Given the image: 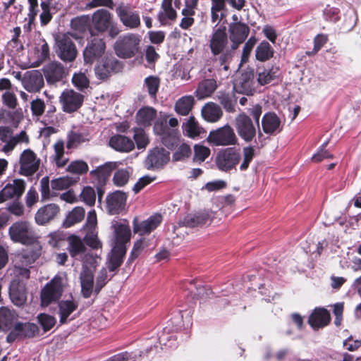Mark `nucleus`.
<instances>
[{
    "mask_svg": "<svg viewBox=\"0 0 361 361\" xmlns=\"http://www.w3.org/2000/svg\"><path fill=\"white\" fill-rule=\"evenodd\" d=\"M89 171V166L83 160H75L71 162L67 168V171L76 175H84Z\"/></svg>",
    "mask_w": 361,
    "mask_h": 361,
    "instance_id": "nucleus-52",
    "label": "nucleus"
},
{
    "mask_svg": "<svg viewBox=\"0 0 361 361\" xmlns=\"http://www.w3.org/2000/svg\"><path fill=\"white\" fill-rule=\"evenodd\" d=\"M170 160V152L164 147H155L149 150L145 159L148 170L161 169Z\"/></svg>",
    "mask_w": 361,
    "mask_h": 361,
    "instance_id": "nucleus-14",
    "label": "nucleus"
},
{
    "mask_svg": "<svg viewBox=\"0 0 361 361\" xmlns=\"http://www.w3.org/2000/svg\"><path fill=\"white\" fill-rule=\"evenodd\" d=\"M126 254V248L114 247L108 263V269L110 271H115L123 264V258Z\"/></svg>",
    "mask_w": 361,
    "mask_h": 361,
    "instance_id": "nucleus-40",
    "label": "nucleus"
},
{
    "mask_svg": "<svg viewBox=\"0 0 361 361\" xmlns=\"http://www.w3.org/2000/svg\"><path fill=\"white\" fill-rule=\"evenodd\" d=\"M235 126L238 135L245 141H248V116L240 114L235 121Z\"/></svg>",
    "mask_w": 361,
    "mask_h": 361,
    "instance_id": "nucleus-46",
    "label": "nucleus"
},
{
    "mask_svg": "<svg viewBox=\"0 0 361 361\" xmlns=\"http://www.w3.org/2000/svg\"><path fill=\"white\" fill-rule=\"evenodd\" d=\"M162 216L159 214L150 216L146 220L140 221L137 217L133 221V231L140 235L149 234L155 230L161 223Z\"/></svg>",
    "mask_w": 361,
    "mask_h": 361,
    "instance_id": "nucleus-17",
    "label": "nucleus"
},
{
    "mask_svg": "<svg viewBox=\"0 0 361 361\" xmlns=\"http://www.w3.org/2000/svg\"><path fill=\"white\" fill-rule=\"evenodd\" d=\"M63 292L62 279L55 277L47 283L40 293L41 305L48 307L53 302L58 301Z\"/></svg>",
    "mask_w": 361,
    "mask_h": 361,
    "instance_id": "nucleus-11",
    "label": "nucleus"
},
{
    "mask_svg": "<svg viewBox=\"0 0 361 361\" xmlns=\"http://www.w3.org/2000/svg\"><path fill=\"white\" fill-rule=\"evenodd\" d=\"M15 312L6 307L0 309V329L4 331L11 330L15 324Z\"/></svg>",
    "mask_w": 361,
    "mask_h": 361,
    "instance_id": "nucleus-42",
    "label": "nucleus"
},
{
    "mask_svg": "<svg viewBox=\"0 0 361 361\" xmlns=\"http://www.w3.org/2000/svg\"><path fill=\"white\" fill-rule=\"evenodd\" d=\"M85 216V209L80 207H75L71 212H70L66 216V219L63 221V227L67 228L72 226L80 222Z\"/></svg>",
    "mask_w": 361,
    "mask_h": 361,
    "instance_id": "nucleus-45",
    "label": "nucleus"
},
{
    "mask_svg": "<svg viewBox=\"0 0 361 361\" xmlns=\"http://www.w3.org/2000/svg\"><path fill=\"white\" fill-rule=\"evenodd\" d=\"M82 201L89 206H93L95 204L96 194L93 188L86 186L82 189L80 194Z\"/></svg>",
    "mask_w": 361,
    "mask_h": 361,
    "instance_id": "nucleus-63",
    "label": "nucleus"
},
{
    "mask_svg": "<svg viewBox=\"0 0 361 361\" xmlns=\"http://www.w3.org/2000/svg\"><path fill=\"white\" fill-rule=\"evenodd\" d=\"M184 130L186 132V135L192 138L199 136L200 134L199 124L194 116H190L188 118Z\"/></svg>",
    "mask_w": 361,
    "mask_h": 361,
    "instance_id": "nucleus-58",
    "label": "nucleus"
},
{
    "mask_svg": "<svg viewBox=\"0 0 361 361\" xmlns=\"http://www.w3.org/2000/svg\"><path fill=\"white\" fill-rule=\"evenodd\" d=\"M192 154V148L190 145L186 142H179L178 146L173 149L172 161L185 162L191 157Z\"/></svg>",
    "mask_w": 361,
    "mask_h": 361,
    "instance_id": "nucleus-39",
    "label": "nucleus"
},
{
    "mask_svg": "<svg viewBox=\"0 0 361 361\" xmlns=\"http://www.w3.org/2000/svg\"><path fill=\"white\" fill-rule=\"evenodd\" d=\"M8 235L13 242L25 245H32L37 240L35 232L27 221L13 223L8 229Z\"/></svg>",
    "mask_w": 361,
    "mask_h": 361,
    "instance_id": "nucleus-4",
    "label": "nucleus"
},
{
    "mask_svg": "<svg viewBox=\"0 0 361 361\" xmlns=\"http://www.w3.org/2000/svg\"><path fill=\"white\" fill-rule=\"evenodd\" d=\"M67 250L71 257L75 258L86 252V247L81 238L75 234L69 235Z\"/></svg>",
    "mask_w": 361,
    "mask_h": 361,
    "instance_id": "nucleus-35",
    "label": "nucleus"
},
{
    "mask_svg": "<svg viewBox=\"0 0 361 361\" xmlns=\"http://www.w3.org/2000/svg\"><path fill=\"white\" fill-rule=\"evenodd\" d=\"M44 78L49 85H54L66 78V71L59 62H50L42 68Z\"/></svg>",
    "mask_w": 361,
    "mask_h": 361,
    "instance_id": "nucleus-20",
    "label": "nucleus"
},
{
    "mask_svg": "<svg viewBox=\"0 0 361 361\" xmlns=\"http://www.w3.org/2000/svg\"><path fill=\"white\" fill-rule=\"evenodd\" d=\"M55 156L54 160L59 168L63 167L68 159L64 158V143L63 141H58L54 145Z\"/></svg>",
    "mask_w": 361,
    "mask_h": 361,
    "instance_id": "nucleus-51",
    "label": "nucleus"
},
{
    "mask_svg": "<svg viewBox=\"0 0 361 361\" xmlns=\"http://www.w3.org/2000/svg\"><path fill=\"white\" fill-rule=\"evenodd\" d=\"M133 132V139L136 143L137 149H141L145 148L149 144V140L145 130L142 128H134Z\"/></svg>",
    "mask_w": 361,
    "mask_h": 361,
    "instance_id": "nucleus-57",
    "label": "nucleus"
},
{
    "mask_svg": "<svg viewBox=\"0 0 361 361\" xmlns=\"http://www.w3.org/2000/svg\"><path fill=\"white\" fill-rule=\"evenodd\" d=\"M330 321V313L324 307L314 308L308 318V324L315 330L326 326Z\"/></svg>",
    "mask_w": 361,
    "mask_h": 361,
    "instance_id": "nucleus-25",
    "label": "nucleus"
},
{
    "mask_svg": "<svg viewBox=\"0 0 361 361\" xmlns=\"http://www.w3.org/2000/svg\"><path fill=\"white\" fill-rule=\"evenodd\" d=\"M223 114L221 106L214 102H208L202 109L203 118L209 123L217 122L222 118Z\"/></svg>",
    "mask_w": 361,
    "mask_h": 361,
    "instance_id": "nucleus-33",
    "label": "nucleus"
},
{
    "mask_svg": "<svg viewBox=\"0 0 361 361\" xmlns=\"http://www.w3.org/2000/svg\"><path fill=\"white\" fill-rule=\"evenodd\" d=\"M9 295L15 305L18 307L24 305L27 300L25 283L20 280H13L9 286Z\"/></svg>",
    "mask_w": 361,
    "mask_h": 361,
    "instance_id": "nucleus-23",
    "label": "nucleus"
},
{
    "mask_svg": "<svg viewBox=\"0 0 361 361\" xmlns=\"http://www.w3.org/2000/svg\"><path fill=\"white\" fill-rule=\"evenodd\" d=\"M25 182L23 179H15L13 183L6 184L0 191V203L9 199H19L25 190Z\"/></svg>",
    "mask_w": 361,
    "mask_h": 361,
    "instance_id": "nucleus-18",
    "label": "nucleus"
},
{
    "mask_svg": "<svg viewBox=\"0 0 361 361\" xmlns=\"http://www.w3.org/2000/svg\"><path fill=\"white\" fill-rule=\"evenodd\" d=\"M216 99L226 111L229 113L235 111V106L237 98L233 93L219 91L216 96Z\"/></svg>",
    "mask_w": 361,
    "mask_h": 361,
    "instance_id": "nucleus-38",
    "label": "nucleus"
},
{
    "mask_svg": "<svg viewBox=\"0 0 361 361\" xmlns=\"http://www.w3.org/2000/svg\"><path fill=\"white\" fill-rule=\"evenodd\" d=\"M51 1L52 0H43L40 3L42 13L39 15V20L42 26L48 25L53 18L51 6Z\"/></svg>",
    "mask_w": 361,
    "mask_h": 361,
    "instance_id": "nucleus-50",
    "label": "nucleus"
},
{
    "mask_svg": "<svg viewBox=\"0 0 361 361\" xmlns=\"http://www.w3.org/2000/svg\"><path fill=\"white\" fill-rule=\"evenodd\" d=\"M207 140L213 146L235 145L238 143V137L234 130L228 124L212 130Z\"/></svg>",
    "mask_w": 361,
    "mask_h": 361,
    "instance_id": "nucleus-9",
    "label": "nucleus"
},
{
    "mask_svg": "<svg viewBox=\"0 0 361 361\" xmlns=\"http://www.w3.org/2000/svg\"><path fill=\"white\" fill-rule=\"evenodd\" d=\"M140 37L134 33H128L120 37L114 43V50L121 59H130L139 51Z\"/></svg>",
    "mask_w": 361,
    "mask_h": 361,
    "instance_id": "nucleus-5",
    "label": "nucleus"
},
{
    "mask_svg": "<svg viewBox=\"0 0 361 361\" xmlns=\"http://www.w3.org/2000/svg\"><path fill=\"white\" fill-rule=\"evenodd\" d=\"M281 119L274 112L266 113L262 119L263 131L266 134L274 135L282 130Z\"/></svg>",
    "mask_w": 361,
    "mask_h": 361,
    "instance_id": "nucleus-28",
    "label": "nucleus"
},
{
    "mask_svg": "<svg viewBox=\"0 0 361 361\" xmlns=\"http://www.w3.org/2000/svg\"><path fill=\"white\" fill-rule=\"evenodd\" d=\"M232 49H236L248 35V26L241 22H233L228 26Z\"/></svg>",
    "mask_w": 361,
    "mask_h": 361,
    "instance_id": "nucleus-21",
    "label": "nucleus"
},
{
    "mask_svg": "<svg viewBox=\"0 0 361 361\" xmlns=\"http://www.w3.org/2000/svg\"><path fill=\"white\" fill-rule=\"evenodd\" d=\"M106 42L99 36H90L83 51V59L86 64H93L102 57L106 51Z\"/></svg>",
    "mask_w": 361,
    "mask_h": 361,
    "instance_id": "nucleus-10",
    "label": "nucleus"
},
{
    "mask_svg": "<svg viewBox=\"0 0 361 361\" xmlns=\"http://www.w3.org/2000/svg\"><path fill=\"white\" fill-rule=\"evenodd\" d=\"M279 68L272 66L271 68L264 70L262 72L258 73L257 81L261 85L269 84L279 77Z\"/></svg>",
    "mask_w": 361,
    "mask_h": 361,
    "instance_id": "nucleus-49",
    "label": "nucleus"
},
{
    "mask_svg": "<svg viewBox=\"0 0 361 361\" xmlns=\"http://www.w3.org/2000/svg\"><path fill=\"white\" fill-rule=\"evenodd\" d=\"M40 163V159L32 149H25L20 156L18 173L27 177L32 176L39 170Z\"/></svg>",
    "mask_w": 361,
    "mask_h": 361,
    "instance_id": "nucleus-12",
    "label": "nucleus"
},
{
    "mask_svg": "<svg viewBox=\"0 0 361 361\" xmlns=\"http://www.w3.org/2000/svg\"><path fill=\"white\" fill-rule=\"evenodd\" d=\"M157 116V110L152 106H143L140 108L136 113L135 118L137 123L144 127H149L152 126L153 121Z\"/></svg>",
    "mask_w": 361,
    "mask_h": 361,
    "instance_id": "nucleus-34",
    "label": "nucleus"
},
{
    "mask_svg": "<svg viewBox=\"0 0 361 361\" xmlns=\"http://www.w3.org/2000/svg\"><path fill=\"white\" fill-rule=\"evenodd\" d=\"M274 50L271 44L264 40L256 48L255 57L259 61H267L274 56Z\"/></svg>",
    "mask_w": 361,
    "mask_h": 361,
    "instance_id": "nucleus-43",
    "label": "nucleus"
},
{
    "mask_svg": "<svg viewBox=\"0 0 361 361\" xmlns=\"http://www.w3.org/2000/svg\"><path fill=\"white\" fill-rule=\"evenodd\" d=\"M153 131L159 137L161 142L170 150H173L180 142L179 132L168 126L166 117L159 118L154 121Z\"/></svg>",
    "mask_w": 361,
    "mask_h": 361,
    "instance_id": "nucleus-3",
    "label": "nucleus"
},
{
    "mask_svg": "<svg viewBox=\"0 0 361 361\" xmlns=\"http://www.w3.org/2000/svg\"><path fill=\"white\" fill-rule=\"evenodd\" d=\"M212 221V218L208 212H199L185 216L183 219V225L190 228L201 227L209 225Z\"/></svg>",
    "mask_w": 361,
    "mask_h": 361,
    "instance_id": "nucleus-32",
    "label": "nucleus"
},
{
    "mask_svg": "<svg viewBox=\"0 0 361 361\" xmlns=\"http://www.w3.org/2000/svg\"><path fill=\"white\" fill-rule=\"evenodd\" d=\"M240 160V147H227L218 152L215 158V164L219 171L229 172L236 167Z\"/></svg>",
    "mask_w": 361,
    "mask_h": 361,
    "instance_id": "nucleus-6",
    "label": "nucleus"
},
{
    "mask_svg": "<svg viewBox=\"0 0 361 361\" xmlns=\"http://www.w3.org/2000/svg\"><path fill=\"white\" fill-rule=\"evenodd\" d=\"M210 154V149L203 145H195L194 146V161H204Z\"/></svg>",
    "mask_w": 361,
    "mask_h": 361,
    "instance_id": "nucleus-64",
    "label": "nucleus"
},
{
    "mask_svg": "<svg viewBox=\"0 0 361 361\" xmlns=\"http://www.w3.org/2000/svg\"><path fill=\"white\" fill-rule=\"evenodd\" d=\"M111 279V278H109L106 269L102 268L96 278L94 293L97 295Z\"/></svg>",
    "mask_w": 361,
    "mask_h": 361,
    "instance_id": "nucleus-56",
    "label": "nucleus"
},
{
    "mask_svg": "<svg viewBox=\"0 0 361 361\" xmlns=\"http://www.w3.org/2000/svg\"><path fill=\"white\" fill-rule=\"evenodd\" d=\"M73 183L72 178L63 176L51 180V187L52 190H63L68 188Z\"/></svg>",
    "mask_w": 361,
    "mask_h": 361,
    "instance_id": "nucleus-55",
    "label": "nucleus"
},
{
    "mask_svg": "<svg viewBox=\"0 0 361 361\" xmlns=\"http://www.w3.org/2000/svg\"><path fill=\"white\" fill-rule=\"evenodd\" d=\"M116 13L121 23L129 29H137L141 25L140 16L137 11L130 10L128 5L120 4Z\"/></svg>",
    "mask_w": 361,
    "mask_h": 361,
    "instance_id": "nucleus-15",
    "label": "nucleus"
},
{
    "mask_svg": "<svg viewBox=\"0 0 361 361\" xmlns=\"http://www.w3.org/2000/svg\"><path fill=\"white\" fill-rule=\"evenodd\" d=\"M79 306V302L71 294L68 299L61 300L58 302L59 322L61 324H66L68 317Z\"/></svg>",
    "mask_w": 361,
    "mask_h": 361,
    "instance_id": "nucleus-27",
    "label": "nucleus"
},
{
    "mask_svg": "<svg viewBox=\"0 0 361 361\" xmlns=\"http://www.w3.org/2000/svg\"><path fill=\"white\" fill-rule=\"evenodd\" d=\"M60 207L55 203L47 204L40 207L35 214V221L38 225H45L54 220L60 213Z\"/></svg>",
    "mask_w": 361,
    "mask_h": 361,
    "instance_id": "nucleus-22",
    "label": "nucleus"
},
{
    "mask_svg": "<svg viewBox=\"0 0 361 361\" xmlns=\"http://www.w3.org/2000/svg\"><path fill=\"white\" fill-rule=\"evenodd\" d=\"M90 21V36L107 33V37L114 39L121 32L119 25L114 20L112 13L105 8L94 11L91 16Z\"/></svg>",
    "mask_w": 361,
    "mask_h": 361,
    "instance_id": "nucleus-1",
    "label": "nucleus"
},
{
    "mask_svg": "<svg viewBox=\"0 0 361 361\" xmlns=\"http://www.w3.org/2000/svg\"><path fill=\"white\" fill-rule=\"evenodd\" d=\"M161 80L156 75H149L145 78L144 85L152 99H156L160 87Z\"/></svg>",
    "mask_w": 361,
    "mask_h": 361,
    "instance_id": "nucleus-48",
    "label": "nucleus"
},
{
    "mask_svg": "<svg viewBox=\"0 0 361 361\" xmlns=\"http://www.w3.org/2000/svg\"><path fill=\"white\" fill-rule=\"evenodd\" d=\"M328 37L324 34H318L314 38V48L312 51H307L305 54L308 56H314L326 44Z\"/></svg>",
    "mask_w": 361,
    "mask_h": 361,
    "instance_id": "nucleus-59",
    "label": "nucleus"
},
{
    "mask_svg": "<svg viewBox=\"0 0 361 361\" xmlns=\"http://www.w3.org/2000/svg\"><path fill=\"white\" fill-rule=\"evenodd\" d=\"M115 233V245L114 247L126 248V244L130 240V229L128 224L116 221L112 224Z\"/></svg>",
    "mask_w": 361,
    "mask_h": 361,
    "instance_id": "nucleus-29",
    "label": "nucleus"
},
{
    "mask_svg": "<svg viewBox=\"0 0 361 361\" xmlns=\"http://www.w3.org/2000/svg\"><path fill=\"white\" fill-rule=\"evenodd\" d=\"M94 271L87 266H83L80 274L82 296L87 299L94 293Z\"/></svg>",
    "mask_w": 361,
    "mask_h": 361,
    "instance_id": "nucleus-24",
    "label": "nucleus"
},
{
    "mask_svg": "<svg viewBox=\"0 0 361 361\" xmlns=\"http://www.w3.org/2000/svg\"><path fill=\"white\" fill-rule=\"evenodd\" d=\"M24 88L29 92H37L44 87V78L38 70L27 72L23 80Z\"/></svg>",
    "mask_w": 361,
    "mask_h": 361,
    "instance_id": "nucleus-26",
    "label": "nucleus"
},
{
    "mask_svg": "<svg viewBox=\"0 0 361 361\" xmlns=\"http://www.w3.org/2000/svg\"><path fill=\"white\" fill-rule=\"evenodd\" d=\"M115 168L116 164L114 163L106 162L91 171L90 172V176L94 181L97 182V183L106 185Z\"/></svg>",
    "mask_w": 361,
    "mask_h": 361,
    "instance_id": "nucleus-31",
    "label": "nucleus"
},
{
    "mask_svg": "<svg viewBox=\"0 0 361 361\" xmlns=\"http://www.w3.org/2000/svg\"><path fill=\"white\" fill-rule=\"evenodd\" d=\"M216 88L217 85L215 80L204 79L199 83L195 93L199 99H202L210 97Z\"/></svg>",
    "mask_w": 361,
    "mask_h": 361,
    "instance_id": "nucleus-36",
    "label": "nucleus"
},
{
    "mask_svg": "<svg viewBox=\"0 0 361 361\" xmlns=\"http://www.w3.org/2000/svg\"><path fill=\"white\" fill-rule=\"evenodd\" d=\"M233 90L240 94L248 95V75L243 74L242 78L235 80Z\"/></svg>",
    "mask_w": 361,
    "mask_h": 361,
    "instance_id": "nucleus-61",
    "label": "nucleus"
},
{
    "mask_svg": "<svg viewBox=\"0 0 361 361\" xmlns=\"http://www.w3.org/2000/svg\"><path fill=\"white\" fill-rule=\"evenodd\" d=\"M72 82L74 86L80 91L87 88L90 85L89 79L82 73H75L73 76Z\"/></svg>",
    "mask_w": 361,
    "mask_h": 361,
    "instance_id": "nucleus-62",
    "label": "nucleus"
},
{
    "mask_svg": "<svg viewBox=\"0 0 361 361\" xmlns=\"http://www.w3.org/2000/svg\"><path fill=\"white\" fill-rule=\"evenodd\" d=\"M90 18L88 15L77 16L71 20V28L80 34H84L87 31L90 32Z\"/></svg>",
    "mask_w": 361,
    "mask_h": 361,
    "instance_id": "nucleus-44",
    "label": "nucleus"
},
{
    "mask_svg": "<svg viewBox=\"0 0 361 361\" xmlns=\"http://www.w3.org/2000/svg\"><path fill=\"white\" fill-rule=\"evenodd\" d=\"M28 13H27V27L30 29L31 25L35 23L36 17L39 13L38 0H27Z\"/></svg>",
    "mask_w": 361,
    "mask_h": 361,
    "instance_id": "nucleus-60",
    "label": "nucleus"
},
{
    "mask_svg": "<svg viewBox=\"0 0 361 361\" xmlns=\"http://www.w3.org/2000/svg\"><path fill=\"white\" fill-rule=\"evenodd\" d=\"M228 35L226 26H220L214 29L209 40V48L216 61H219L224 69L227 71L228 63L232 59V52L228 48Z\"/></svg>",
    "mask_w": 361,
    "mask_h": 361,
    "instance_id": "nucleus-2",
    "label": "nucleus"
},
{
    "mask_svg": "<svg viewBox=\"0 0 361 361\" xmlns=\"http://www.w3.org/2000/svg\"><path fill=\"white\" fill-rule=\"evenodd\" d=\"M37 319L44 332L50 331L56 323V319L54 316L46 313L39 314Z\"/></svg>",
    "mask_w": 361,
    "mask_h": 361,
    "instance_id": "nucleus-53",
    "label": "nucleus"
},
{
    "mask_svg": "<svg viewBox=\"0 0 361 361\" xmlns=\"http://www.w3.org/2000/svg\"><path fill=\"white\" fill-rule=\"evenodd\" d=\"M84 97L83 94L73 90H65L60 97L63 111L71 114L78 111L83 104Z\"/></svg>",
    "mask_w": 361,
    "mask_h": 361,
    "instance_id": "nucleus-16",
    "label": "nucleus"
},
{
    "mask_svg": "<svg viewBox=\"0 0 361 361\" xmlns=\"http://www.w3.org/2000/svg\"><path fill=\"white\" fill-rule=\"evenodd\" d=\"M69 235L63 231H56L51 233L49 235L48 243L54 248L60 249L66 242H68Z\"/></svg>",
    "mask_w": 361,
    "mask_h": 361,
    "instance_id": "nucleus-47",
    "label": "nucleus"
},
{
    "mask_svg": "<svg viewBox=\"0 0 361 361\" xmlns=\"http://www.w3.org/2000/svg\"><path fill=\"white\" fill-rule=\"evenodd\" d=\"M109 145L119 152H130L135 148L134 142L128 137L116 134L111 136L109 140Z\"/></svg>",
    "mask_w": 361,
    "mask_h": 361,
    "instance_id": "nucleus-30",
    "label": "nucleus"
},
{
    "mask_svg": "<svg viewBox=\"0 0 361 361\" xmlns=\"http://www.w3.org/2000/svg\"><path fill=\"white\" fill-rule=\"evenodd\" d=\"M39 335V326L31 322H17L6 336V341L12 343L16 341L33 338Z\"/></svg>",
    "mask_w": 361,
    "mask_h": 361,
    "instance_id": "nucleus-7",
    "label": "nucleus"
},
{
    "mask_svg": "<svg viewBox=\"0 0 361 361\" xmlns=\"http://www.w3.org/2000/svg\"><path fill=\"white\" fill-rule=\"evenodd\" d=\"M90 140V135L87 130L71 131L68 135L66 147L72 149L77 147L79 145L88 142Z\"/></svg>",
    "mask_w": 361,
    "mask_h": 361,
    "instance_id": "nucleus-37",
    "label": "nucleus"
},
{
    "mask_svg": "<svg viewBox=\"0 0 361 361\" xmlns=\"http://www.w3.org/2000/svg\"><path fill=\"white\" fill-rule=\"evenodd\" d=\"M127 195L125 192L116 190L106 196V209L111 215L121 214L126 207Z\"/></svg>",
    "mask_w": 361,
    "mask_h": 361,
    "instance_id": "nucleus-19",
    "label": "nucleus"
},
{
    "mask_svg": "<svg viewBox=\"0 0 361 361\" xmlns=\"http://www.w3.org/2000/svg\"><path fill=\"white\" fill-rule=\"evenodd\" d=\"M50 181L49 176L43 177L40 180V188L42 201L49 200L51 197H56L57 194L50 190Z\"/></svg>",
    "mask_w": 361,
    "mask_h": 361,
    "instance_id": "nucleus-54",
    "label": "nucleus"
},
{
    "mask_svg": "<svg viewBox=\"0 0 361 361\" xmlns=\"http://www.w3.org/2000/svg\"><path fill=\"white\" fill-rule=\"evenodd\" d=\"M195 99L192 96H184L178 99L175 104L176 112L181 116H187L192 111Z\"/></svg>",
    "mask_w": 361,
    "mask_h": 361,
    "instance_id": "nucleus-41",
    "label": "nucleus"
},
{
    "mask_svg": "<svg viewBox=\"0 0 361 361\" xmlns=\"http://www.w3.org/2000/svg\"><path fill=\"white\" fill-rule=\"evenodd\" d=\"M56 52L63 61H73L77 56L76 47L70 37L66 35L56 38Z\"/></svg>",
    "mask_w": 361,
    "mask_h": 361,
    "instance_id": "nucleus-13",
    "label": "nucleus"
},
{
    "mask_svg": "<svg viewBox=\"0 0 361 361\" xmlns=\"http://www.w3.org/2000/svg\"><path fill=\"white\" fill-rule=\"evenodd\" d=\"M97 62L94 73L97 78L102 80H106L113 74L121 72L123 68L122 62L113 56H106Z\"/></svg>",
    "mask_w": 361,
    "mask_h": 361,
    "instance_id": "nucleus-8",
    "label": "nucleus"
}]
</instances>
